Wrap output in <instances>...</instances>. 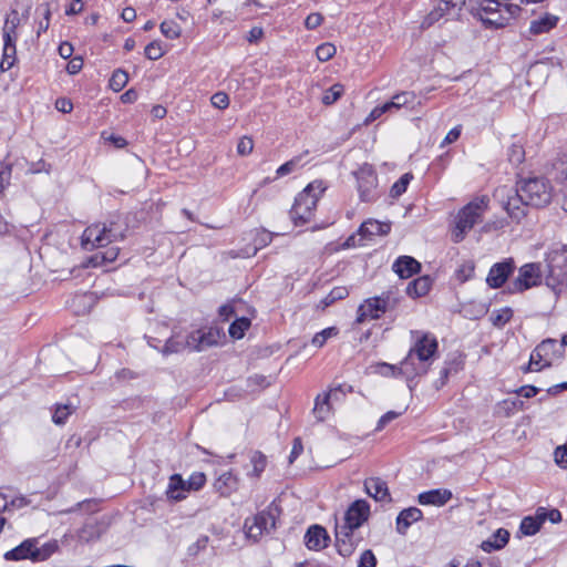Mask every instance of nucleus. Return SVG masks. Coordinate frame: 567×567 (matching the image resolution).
Instances as JSON below:
<instances>
[{
    "label": "nucleus",
    "instance_id": "f257e3e1",
    "mask_svg": "<svg viewBox=\"0 0 567 567\" xmlns=\"http://www.w3.org/2000/svg\"><path fill=\"white\" fill-rule=\"evenodd\" d=\"M497 193L507 196L504 208L517 221L526 215V207H545L553 196L549 181L543 177L522 179L515 189L503 187Z\"/></svg>",
    "mask_w": 567,
    "mask_h": 567
},
{
    "label": "nucleus",
    "instance_id": "f03ea898",
    "mask_svg": "<svg viewBox=\"0 0 567 567\" xmlns=\"http://www.w3.org/2000/svg\"><path fill=\"white\" fill-rule=\"evenodd\" d=\"M437 340L430 333H423L419 337L414 346L410 349L408 355L400 363V367L384 363L383 367L392 374L399 373L405 375L408 379L423 375L427 372L431 360L437 351Z\"/></svg>",
    "mask_w": 567,
    "mask_h": 567
},
{
    "label": "nucleus",
    "instance_id": "7ed1b4c3",
    "mask_svg": "<svg viewBox=\"0 0 567 567\" xmlns=\"http://www.w3.org/2000/svg\"><path fill=\"white\" fill-rule=\"evenodd\" d=\"M127 226L120 215L113 216L106 223L89 226L82 235V244L87 247H105L109 244L124 239Z\"/></svg>",
    "mask_w": 567,
    "mask_h": 567
},
{
    "label": "nucleus",
    "instance_id": "20e7f679",
    "mask_svg": "<svg viewBox=\"0 0 567 567\" xmlns=\"http://www.w3.org/2000/svg\"><path fill=\"white\" fill-rule=\"evenodd\" d=\"M324 190L323 183L315 181L298 194L290 210V217L296 225H303L311 220L317 203Z\"/></svg>",
    "mask_w": 567,
    "mask_h": 567
},
{
    "label": "nucleus",
    "instance_id": "39448f33",
    "mask_svg": "<svg viewBox=\"0 0 567 567\" xmlns=\"http://www.w3.org/2000/svg\"><path fill=\"white\" fill-rule=\"evenodd\" d=\"M488 199L485 196L477 197L465 205L456 216V224L452 237L454 243L464 239L465 234L477 223L482 221L483 214L487 210Z\"/></svg>",
    "mask_w": 567,
    "mask_h": 567
},
{
    "label": "nucleus",
    "instance_id": "423d86ee",
    "mask_svg": "<svg viewBox=\"0 0 567 567\" xmlns=\"http://www.w3.org/2000/svg\"><path fill=\"white\" fill-rule=\"evenodd\" d=\"M546 285L553 289L567 284V246L555 245L546 255Z\"/></svg>",
    "mask_w": 567,
    "mask_h": 567
},
{
    "label": "nucleus",
    "instance_id": "0eeeda50",
    "mask_svg": "<svg viewBox=\"0 0 567 567\" xmlns=\"http://www.w3.org/2000/svg\"><path fill=\"white\" fill-rule=\"evenodd\" d=\"M279 514V507L272 502L264 511L246 518L244 523L246 536L257 542L264 534H269L276 528V520Z\"/></svg>",
    "mask_w": 567,
    "mask_h": 567
},
{
    "label": "nucleus",
    "instance_id": "6e6552de",
    "mask_svg": "<svg viewBox=\"0 0 567 567\" xmlns=\"http://www.w3.org/2000/svg\"><path fill=\"white\" fill-rule=\"evenodd\" d=\"M396 297L388 291L381 296L369 298L359 306L357 322L362 323L367 320L379 319L389 310L396 307Z\"/></svg>",
    "mask_w": 567,
    "mask_h": 567
},
{
    "label": "nucleus",
    "instance_id": "1a4fd4ad",
    "mask_svg": "<svg viewBox=\"0 0 567 567\" xmlns=\"http://www.w3.org/2000/svg\"><path fill=\"white\" fill-rule=\"evenodd\" d=\"M545 270L540 262H528L519 267L517 277L508 285L511 293H520L542 284Z\"/></svg>",
    "mask_w": 567,
    "mask_h": 567
},
{
    "label": "nucleus",
    "instance_id": "9d476101",
    "mask_svg": "<svg viewBox=\"0 0 567 567\" xmlns=\"http://www.w3.org/2000/svg\"><path fill=\"white\" fill-rule=\"evenodd\" d=\"M505 1L499 0L498 4L493 0H484L486 4L481 3L477 9L472 8L471 10L486 27L503 28L507 24L509 16L502 14V10L504 9L505 12L511 13L509 6Z\"/></svg>",
    "mask_w": 567,
    "mask_h": 567
},
{
    "label": "nucleus",
    "instance_id": "9b49d317",
    "mask_svg": "<svg viewBox=\"0 0 567 567\" xmlns=\"http://www.w3.org/2000/svg\"><path fill=\"white\" fill-rule=\"evenodd\" d=\"M37 538H29L19 546L4 554L6 560H23L31 559L33 561H43L50 557L52 551L48 547L39 548Z\"/></svg>",
    "mask_w": 567,
    "mask_h": 567
},
{
    "label": "nucleus",
    "instance_id": "f8f14e48",
    "mask_svg": "<svg viewBox=\"0 0 567 567\" xmlns=\"http://www.w3.org/2000/svg\"><path fill=\"white\" fill-rule=\"evenodd\" d=\"M362 540L363 537L358 528L344 525L336 526V548L341 556H351Z\"/></svg>",
    "mask_w": 567,
    "mask_h": 567
},
{
    "label": "nucleus",
    "instance_id": "ddd939ff",
    "mask_svg": "<svg viewBox=\"0 0 567 567\" xmlns=\"http://www.w3.org/2000/svg\"><path fill=\"white\" fill-rule=\"evenodd\" d=\"M225 337L220 328L209 327L190 332L188 334V342L190 350L199 352L210 347L218 346Z\"/></svg>",
    "mask_w": 567,
    "mask_h": 567
},
{
    "label": "nucleus",
    "instance_id": "4468645a",
    "mask_svg": "<svg viewBox=\"0 0 567 567\" xmlns=\"http://www.w3.org/2000/svg\"><path fill=\"white\" fill-rule=\"evenodd\" d=\"M351 391H352L351 385L339 384L338 386L330 389L329 392L319 394L316 398L315 408L312 410L315 417L320 422L327 420L331 413L330 400L331 399L339 400L340 399L339 394L346 395L347 392H351Z\"/></svg>",
    "mask_w": 567,
    "mask_h": 567
},
{
    "label": "nucleus",
    "instance_id": "2eb2a0df",
    "mask_svg": "<svg viewBox=\"0 0 567 567\" xmlns=\"http://www.w3.org/2000/svg\"><path fill=\"white\" fill-rule=\"evenodd\" d=\"M515 268L516 266L513 258H506L503 261L494 264L487 274L486 284L493 289L503 287Z\"/></svg>",
    "mask_w": 567,
    "mask_h": 567
},
{
    "label": "nucleus",
    "instance_id": "dca6fc26",
    "mask_svg": "<svg viewBox=\"0 0 567 567\" xmlns=\"http://www.w3.org/2000/svg\"><path fill=\"white\" fill-rule=\"evenodd\" d=\"M369 503L364 499H357L347 509L342 525L359 529L369 519Z\"/></svg>",
    "mask_w": 567,
    "mask_h": 567
},
{
    "label": "nucleus",
    "instance_id": "f3484780",
    "mask_svg": "<svg viewBox=\"0 0 567 567\" xmlns=\"http://www.w3.org/2000/svg\"><path fill=\"white\" fill-rule=\"evenodd\" d=\"M378 179L372 171L361 172L358 176V190L362 202H371L375 196Z\"/></svg>",
    "mask_w": 567,
    "mask_h": 567
},
{
    "label": "nucleus",
    "instance_id": "a211bd4d",
    "mask_svg": "<svg viewBox=\"0 0 567 567\" xmlns=\"http://www.w3.org/2000/svg\"><path fill=\"white\" fill-rule=\"evenodd\" d=\"M453 497V494L447 488H435L422 492L417 496V502L421 505L444 506Z\"/></svg>",
    "mask_w": 567,
    "mask_h": 567
},
{
    "label": "nucleus",
    "instance_id": "6ab92c4d",
    "mask_svg": "<svg viewBox=\"0 0 567 567\" xmlns=\"http://www.w3.org/2000/svg\"><path fill=\"white\" fill-rule=\"evenodd\" d=\"M329 536L327 530L319 525H312L305 535V544L311 550H319L327 547Z\"/></svg>",
    "mask_w": 567,
    "mask_h": 567
},
{
    "label": "nucleus",
    "instance_id": "aec40b11",
    "mask_svg": "<svg viewBox=\"0 0 567 567\" xmlns=\"http://www.w3.org/2000/svg\"><path fill=\"white\" fill-rule=\"evenodd\" d=\"M364 489L375 501H391L388 485L379 477H370L364 481Z\"/></svg>",
    "mask_w": 567,
    "mask_h": 567
},
{
    "label": "nucleus",
    "instance_id": "412c9836",
    "mask_svg": "<svg viewBox=\"0 0 567 567\" xmlns=\"http://www.w3.org/2000/svg\"><path fill=\"white\" fill-rule=\"evenodd\" d=\"M423 517V513L417 507H409L400 512L396 517V532L401 535H405L409 527L415 523L421 520Z\"/></svg>",
    "mask_w": 567,
    "mask_h": 567
},
{
    "label": "nucleus",
    "instance_id": "4be33fe9",
    "mask_svg": "<svg viewBox=\"0 0 567 567\" xmlns=\"http://www.w3.org/2000/svg\"><path fill=\"white\" fill-rule=\"evenodd\" d=\"M421 269V264L410 256H401L393 264V270L400 278H410L417 274Z\"/></svg>",
    "mask_w": 567,
    "mask_h": 567
},
{
    "label": "nucleus",
    "instance_id": "5701e85b",
    "mask_svg": "<svg viewBox=\"0 0 567 567\" xmlns=\"http://www.w3.org/2000/svg\"><path fill=\"white\" fill-rule=\"evenodd\" d=\"M391 230L390 223H383L375 219H369L361 224L358 233L360 236L371 239L373 236H384Z\"/></svg>",
    "mask_w": 567,
    "mask_h": 567
},
{
    "label": "nucleus",
    "instance_id": "b1692460",
    "mask_svg": "<svg viewBox=\"0 0 567 567\" xmlns=\"http://www.w3.org/2000/svg\"><path fill=\"white\" fill-rule=\"evenodd\" d=\"M238 487V478L229 471L220 474L214 482V488L220 496L231 495Z\"/></svg>",
    "mask_w": 567,
    "mask_h": 567
},
{
    "label": "nucleus",
    "instance_id": "393cba45",
    "mask_svg": "<svg viewBox=\"0 0 567 567\" xmlns=\"http://www.w3.org/2000/svg\"><path fill=\"white\" fill-rule=\"evenodd\" d=\"M509 540V532L505 528H498L488 539L482 542L481 548L485 553H492L504 548Z\"/></svg>",
    "mask_w": 567,
    "mask_h": 567
},
{
    "label": "nucleus",
    "instance_id": "a878e982",
    "mask_svg": "<svg viewBox=\"0 0 567 567\" xmlns=\"http://www.w3.org/2000/svg\"><path fill=\"white\" fill-rule=\"evenodd\" d=\"M188 492L186 481L183 480L182 475L173 474L169 477L166 495L169 499L182 501L186 497Z\"/></svg>",
    "mask_w": 567,
    "mask_h": 567
},
{
    "label": "nucleus",
    "instance_id": "bb28decb",
    "mask_svg": "<svg viewBox=\"0 0 567 567\" xmlns=\"http://www.w3.org/2000/svg\"><path fill=\"white\" fill-rule=\"evenodd\" d=\"M558 20L557 16L546 13L530 22L529 32L534 35L546 33L557 25Z\"/></svg>",
    "mask_w": 567,
    "mask_h": 567
},
{
    "label": "nucleus",
    "instance_id": "cd10ccee",
    "mask_svg": "<svg viewBox=\"0 0 567 567\" xmlns=\"http://www.w3.org/2000/svg\"><path fill=\"white\" fill-rule=\"evenodd\" d=\"M22 16L18 12L17 9H11L7 14L4 24L2 28V37L10 39H18V28L21 24Z\"/></svg>",
    "mask_w": 567,
    "mask_h": 567
},
{
    "label": "nucleus",
    "instance_id": "c85d7f7f",
    "mask_svg": "<svg viewBox=\"0 0 567 567\" xmlns=\"http://www.w3.org/2000/svg\"><path fill=\"white\" fill-rule=\"evenodd\" d=\"M17 40L18 39L8 40V38H3V52L0 62V69L2 72L10 70L14 65L17 54Z\"/></svg>",
    "mask_w": 567,
    "mask_h": 567
},
{
    "label": "nucleus",
    "instance_id": "c756f323",
    "mask_svg": "<svg viewBox=\"0 0 567 567\" xmlns=\"http://www.w3.org/2000/svg\"><path fill=\"white\" fill-rule=\"evenodd\" d=\"M538 352L543 353V358L546 359L547 364H553L555 359L561 357V346L555 339H546L538 346Z\"/></svg>",
    "mask_w": 567,
    "mask_h": 567
},
{
    "label": "nucleus",
    "instance_id": "7c9ffc66",
    "mask_svg": "<svg viewBox=\"0 0 567 567\" xmlns=\"http://www.w3.org/2000/svg\"><path fill=\"white\" fill-rule=\"evenodd\" d=\"M120 249L117 247H110L105 251H99L89 258L87 265L91 267L106 266L116 260Z\"/></svg>",
    "mask_w": 567,
    "mask_h": 567
},
{
    "label": "nucleus",
    "instance_id": "2f4dec72",
    "mask_svg": "<svg viewBox=\"0 0 567 567\" xmlns=\"http://www.w3.org/2000/svg\"><path fill=\"white\" fill-rule=\"evenodd\" d=\"M543 511H536L535 516H526L522 519L519 530L525 536L535 535L544 524Z\"/></svg>",
    "mask_w": 567,
    "mask_h": 567
},
{
    "label": "nucleus",
    "instance_id": "473e14b6",
    "mask_svg": "<svg viewBox=\"0 0 567 567\" xmlns=\"http://www.w3.org/2000/svg\"><path fill=\"white\" fill-rule=\"evenodd\" d=\"M102 534L101 525L95 520H87L78 532L80 542L90 543L100 538Z\"/></svg>",
    "mask_w": 567,
    "mask_h": 567
},
{
    "label": "nucleus",
    "instance_id": "72a5a7b5",
    "mask_svg": "<svg viewBox=\"0 0 567 567\" xmlns=\"http://www.w3.org/2000/svg\"><path fill=\"white\" fill-rule=\"evenodd\" d=\"M185 349L190 350V344L188 342V334L186 337L173 336L166 340L164 347L161 349V352L164 355H168L172 353H178Z\"/></svg>",
    "mask_w": 567,
    "mask_h": 567
},
{
    "label": "nucleus",
    "instance_id": "f704fd0d",
    "mask_svg": "<svg viewBox=\"0 0 567 567\" xmlns=\"http://www.w3.org/2000/svg\"><path fill=\"white\" fill-rule=\"evenodd\" d=\"M430 288L431 279L427 276L419 277L417 279L409 282L406 293L413 298L422 297L429 292Z\"/></svg>",
    "mask_w": 567,
    "mask_h": 567
},
{
    "label": "nucleus",
    "instance_id": "c9c22d12",
    "mask_svg": "<svg viewBox=\"0 0 567 567\" xmlns=\"http://www.w3.org/2000/svg\"><path fill=\"white\" fill-rule=\"evenodd\" d=\"M445 16H454L445 6L440 2L436 8H434L421 22L422 29H427L432 27L434 23L440 21Z\"/></svg>",
    "mask_w": 567,
    "mask_h": 567
},
{
    "label": "nucleus",
    "instance_id": "e433bc0d",
    "mask_svg": "<svg viewBox=\"0 0 567 567\" xmlns=\"http://www.w3.org/2000/svg\"><path fill=\"white\" fill-rule=\"evenodd\" d=\"M250 327V319L246 317L237 318L230 326H229V334L234 339H241Z\"/></svg>",
    "mask_w": 567,
    "mask_h": 567
},
{
    "label": "nucleus",
    "instance_id": "4c0bfd02",
    "mask_svg": "<svg viewBox=\"0 0 567 567\" xmlns=\"http://www.w3.org/2000/svg\"><path fill=\"white\" fill-rule=\"evenodd\" d=\"M159 30L162 34L171 40L178 39L182 34V28L174 20H165L161 23Z\"/></svg>",
    "mask_w": 567,
    "mask_h": 567
},
{
    "label": "nucleus",
    "instance_id": "58836bf2",
    "mask_svg": "<svg viewBox=\"0 0 567 567\" xmlns=\"http://www.w3.org/2000/svg\"><path fill=\"white\" fill-rule=\"evenodd\" d=\"M413 176L411 173L403 174L391 187L390 196L392 198L400 197L403 193L406 192L408 185L412 181Z\"/></svg>",
    "mask_w": 567,
    "mask_h": 567
},
{
    "label": "nucleus",
    "instance_id": "ea45409f",
    "mask_svg": "<svg viewBox=\"0 0 567 567\" xmlns=\"http://www.w3.org/2000/svg\"><path fill=\"white\" fill-rule=\"evenodd\" d=\"M349 291L347 287H334L331 291L320 301L323 308L331 306L338 300H342L348 297Z\"/></svg>",
    "mask_w": 567,
    "mask_h": 567
},
{
    "label": "nucleus",
    "instance_id": "a19ab883",
    "mask_svg": "<svg viewBox=\"0 0 567 567\" xmlns=\"http://www.w3.org/2000/svg\"><path fill=\"white\" fill-rule=\"evenodd\" d=\"M513 317V311L509 308H503L499 310H495L491 315V321L493 326L497 328L504 327Z\"/></svg>",
    "mask_w": 567,
    "mask_h": 567
},
{
    "label": "nucleus",
    "instance_id": "79ce46f5",
    "mask_svg": "<svg viewBox=\"0 0 567 567\" xmlns=\"http://www.w3.org/2000/svg\"><path fill=\"white\" fill-rule=\"evenodd\" d=\"M550 365L551 364L546 363V359L543 358V353L538 352V348L536 347L530 354L529 363L525 371H540Z\"/></svg>",
    "mask_w": 567,
    "mask_h": 567
},
{
    "label": "nucleus",
    "instance_id": "37998d69",
    "mask_svg": "<svg viewBox=\"0 0 567 567\" xmlns=\"http://www.w3.org/2000/svg\"><path fill=\"white\" fill-rule=\"evenodd\" d=\"M127 81H128L127 73L123 70H116L113 72V74L110 79V87L114 92H120L127 84Z\"/></svg>",
    "mask_w": 567,
    "mask_h": 567
},
{
    "label": "nucleus",
    "instance_id": "c03bdc74",
    "mask_svg": "<svg viewBox=\"0 0 567 567\" xmlns=\"http://www.w3.org/2000/svg\"><path fill=\"white\" fill-rule=\"evenodd\" d=\"M342 94L343 85L340 83H336L324 92V94L322 95V103L326 105H331L334 102H337Z\"/></svg>",
    "mask_w": 567,
    "mask_h": 567
},
{
    "label": "nucleus",
    "instance_id": "a18cd8bd",
    "mask_svg": "<svg viewBox=\"0 0 567 567\" xmlns=\"http://www.w3.org/2000/svg\"><path fill=\"white\" fill-rule=\"evenodd\" d=\"M336 53H337V48L332 43H329V42L322 43V44L318 45L316 49V55H317L318 60L321 62L329 61L330 59H332Z\"/></svg>",
    "mask_w": 567,
    "mask_h": 567
},
{
    "label": "nucleus",
    "instance_id": "49530a36",
    "mask_svg": "<svg viewBox=\"0 0 567 567\" xmlns=\"http://www.w3.org/2000/svg\"><path fill=\"white\" fill-rule=\"evenodd\" d=\"M144 53L147 59L155 61L165 54V50L159 41H153L145 47Z\"/></svg>",
    "mask_w": 567,
    "mask_h": 567
},
{
    "label": "nucleus",
    "instance_id": "de8ad7c7",
    "mask_svg": "<svg viewBox=\"0 0 567 567\" xmlns=\"http://www.w3.org/2000/svg\"><path fill=\"white\" fill-rule=\"evenodd\" d=\"M250 463L252 464V467H254V475L255 476H259L261 472H264L265 467H266V464H267V460H266V456L259 452V451H255L252 452L251 456H250Z\"/></svg>",
    "mask_w": 567,
    "mask_h": 567
},
{
    "label": "nucleus",
    "instance_id": "09e8293b",
    "mask_svg": "<svg viewBox=\"0 0 567 567\" xmlns=\"http://www.w3.org/2000/svg\"><path fill=\"white\" fill-rule=\"evenodd\" d=\"M392 101L395 103V105L401 110L404 106H410L415 101V94L413 92L403 91L398 94H395L392 97Z\"/></svg>",
    "mask_w": 567,
    "mask_h": 567
},
{
    "label": "nucleus",
    "instance_id": "8fccbe9b",
    "mask_svg": "<svg viewBox=\"0 0 567 567\" xmlns=\"http://www.w3.org/2000/svg\"><path fill=\"white\" fill-rule=\"evenodd\" d=\"M300 157H293L290 161L286 162L281 166H279L276 171V178H281L293 173L299 166Z\"/></svg>",
    "mask_w": 567,
    "mask_h": 567
},
{
    "label": "nucleus",
    "instance_id": "3c124183",
    "mask_svg": "<svg viewBox=\"0 0 567 567\" xmlns=\"http://www.w3.org/2000/svg\"><path fill=\"white\" fill-rule=\"evenodd\" d=\"M337 329L331 327V328H327V329H323L322 331L316 333L312 338V344L317 348H321L324 346V343L327 342V340L332 337V336H336L337 334Z\"/></svg>",
    "mask_w": 567,
    "mask_h": 567
},
{
    "label": "nucleus",
    "instance_id": "603ef678",
    "mask_svg": "<svg viewBox=\"0 0 567 567\" xmlns=\"http://www.w3.org/2000/svg\"><path fill=\"white\" fill-rule=\"evenodd\" d=\"M205 483H206V476L202 472L193 473L189 476V478L186 481L188 492L200 489L205 485Z\"/></svg>",
    "mask_w": 567,
    "mask_h": 567
},
{
    "label": "nucleus",
    "instance_id": "864d4df0",
    "mask_svg": "<svg viewBox=\"0 0 567 567\" xmlns=\"http://www.w3.org/2000/svg\"><path fill=\"white\" fill-rule=\"evenodd\" d=\"M377 558L371 549H365L361 553L357 567H375Z\"/></svg>",
    "mask_w": 567,
    "mask_h": 567
},
{
    "label": "nucleus",
    "instance_id": "5fc2aeb1",
    "mask_svg": "<svg viewBox=\"0 0 567 567\" xmlns=\"http://www.w3.org/2000/svg\"><path fill=\"white\" fill-rule=\"evenodd\" d=\"M524 148L520 145H513L508 151V159L514 165H519L524 161Z\"/></svg>",
    "mask_w": 567,
    "mask_h": 567
},
{
    "label": "nucleus",
    "instance_id": "6e6d98bb",
    "mask_svg": "<svg viewBox=\"0 0 567 567\" xmlns=\"http://www.w3.org/2000/svg\"><path fill=\"white\" fill-rule=\"evenodd\" d=\"M210 102L214 107L224 110L229 105V97L225 92H217L213 94Z\"/></svg>",
    "mask_w": 567,
    "mask_h": 567
},
{
    "label": "nucleus",
    "instance_id": "4d7b16f0",
    "mask_svg": "<svg viewBox=\"0 0 567 567\" xmlns=\"http://www.w3.org/2000/svg\"><path fill=\"white\" fill-rule=\"evenodd\" d=\"M71 411L68 405L58 406L53 413L52 420L55 424H64Z\"/></svg>",
    "mask_w": 567,
    "mask_h": 567
},
{
    "label": "nucleus",
    "instance_id": "13d9d810",
    "mask_svg": "<svg viewBox=\"0 0 567 567\" xmlns=\"http://www.w3.org/2000/svg\"><path fill=\"white\" fill-rule=\"evenodd\" d=\"M11 174H12V166L10 164H6L1 167V169H0V194L10 184Z\"/></svg>",
    "mask_w": 567,
    "mask_h": 567
},
{
    "label": "nucleus",
    "instance_id": "bf43d9fd",
    "mask_svg": "<svg viewBox=\"0 0 567 567\" xmlns=\"http://www.w3.org/2000/svg\"><path fill=\"white\" fill-rule=\"evenodd\" d=\"M252 148H254V142H252V138L248 137V136H244L239 140L238 142V145H237V152L239 155H248L252 152Z\"/></svg>",
    "mask_w": 567,
    "mask_h": 567
},
{
    "label": "nucleus",
    "instance_id": "052dcab7",
    "mask_svg": "<svg viewBox=\"0 0 567 567\" xmlns=\"http://www.w3.org/2000/svg\"><path fill=\"white\" fill-rule=\"evenodd\" d=\"M555 462L557 465H559L561 468L567 467V443L558 446L554 452Z\"/></svg>",
    "mask_w": 567,
    "mask_h": 567
},
{
    "label": "nucleus",
    "instance_id": "680f3d73",
    "mask_svg": "<svg viewBox=\"0 0 567 567\" xmlns=\"http://www.w3.org/2000/svg\"><path fill=\"white\" fill-rule=\"evenodd\" d=\"M400 416L399 412L389 411L384 413L378 421L375 431H382L390 422Z\"/></svg>",
    "mask_w": 567,
    "mask_h": 567
},
{
    "label": "nucleus",
    "instance_id": "e2e57ef3",
    "mask_svg": "<svg viewBox=\"0 0 567 567\" xmlns=\"http://www.w3.org/2000/svg\"><path fill=\"white\" fill-rule=\"evenodd\" d=\"M473 274L474 266L471 262L462 265L456 271L457 279L462 282L468 280Z\"/></svg>",
    "mask_w": 567,
    "mask_h": 567
},
{
    "label": "nucleus",
    "instance_id": "0e129e2a",
    "mask_svg": "<svg viewBox=\"0 0 567 567\" xmlns=\"http://www.w3.org/2000/svg\"><path fill=\"white\" fill-rule=\"evenodd\" d=\"M537 511H543L542 517H544V523L548 519L551 523L556 524L561 520V513L558 509H549L547 511L544 507H539Z\"/></svg>",
    "mask_w": 567,
    "mask_h": 567
},
{
    "label": "nucleus",
    "instance_id": "69168bd1",
    "mask_svg": "<svg viewBox=\"0 0 567 567\" xmlns=\"http://www.w3.org/2000/svg\"><path fill=\"white\" fill-rule=\"evenodd\" d=\"M83 68V59L81 56L72 58L66 64V71L69 74H78Z\"/></svg>",
    "mask_w": 567,
    "mask_h": 567
},
{
    "label": "nucleus",
    "instance_id": "338daca9",
    "mask_svg": "<svg viewBox=\"0 0 567 567\" xmlns=\"http://www.w3.org/2000/svg\"><path fill=\"white\" fill-rule=\"evenodd\" d=\"M323 21V17L320 13H310L305 21V25L308 30L318 28Z\"/></svg>",
    "mask_w": 567,
    "mask_h": 567
},
{
    "label": "nucleus",
    "instance_id": "774afa93",
    "mask_svg": "<svg viewBox=\"0 0 567 567\" xmlns=\"http://www.w3.org/2000/svg\"><path fill=\"white\" fill-rule=\"evenodd\" d=\"M302 451H303V445H302L301 439L296 437L293 440L292 449H291V452L289 455V463L290 464L293 463L295 460L302 453Z\"/></svg>",
    "mask_w": 567,
    "mask_h": 567
}]
</instances>
